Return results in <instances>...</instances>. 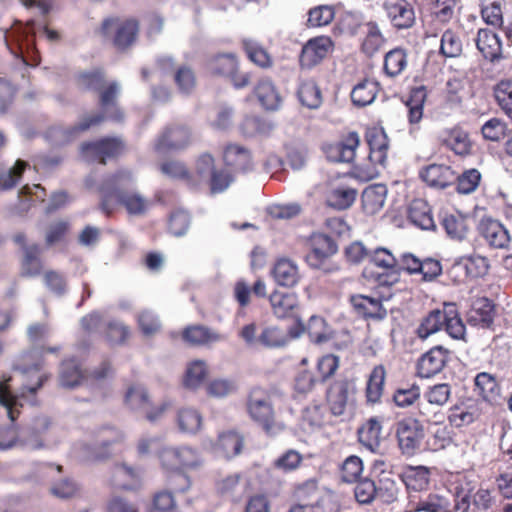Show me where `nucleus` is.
Segmentation results:
<instances>
[{"instance_id":"1","label":"nucleus","mask_w":512,"mask_h":512,"mask_svg":"<svg viewBox=\"0 0 512 512\" xmlns=\"http://www.w3.org/2000/svg\"><path fill=\"white\" fill-rule=\"evenodd\" d=\"M39 29H43L48 40L59 39L57 31L43 27L33 19L26 23L15 19L10 27L0 29L7 49L14 56L13 70L15 73H19L22 79L28 76L29 68L37 67L40 64V55L35 44L36 32Z\"/></svg>"},{"instance_id":"2","label":"nucleus","mask_w":512,"mask_h":512,"mask_svg":"<svg viewBox=\"0 0 512 512\" xmlns=\"http://www.w3.org/2000/svg\"><path fill=\"white\" fill-rule=\"evenodd\" d=\"M20 372L27 383L23 385L18 393H11L8 385L10 379L0 382V405L12 422L19 416L18 407L22 406V401L27 398V394H35L47 379L46 374L41 370L40 362L25 366Z\"/></svg>"},{"instance_id":"3","label":"nucleus","mask_w":512,"mask_h":512,"mask_svg":"<svg viewBox=\"0 0 512 512\" xmlns=\"http://www.w3.org/2000/svg\"><path fill=\"white\" fill-rule=\"evenodd\" d=\"M444 328L447 334L456 340L464 339L466 327L459 316L457 305L453 302L443 304V310H432L417 328L419 338L426 339Z\"/></svg>"},{"instance_id":"4","label":"nucleus","mask_w":512,"mask_h":512,"mask_svg":"<svg viewBox=\"0 0 512 512\" xmlns=\"http://www.w3.org/2000/svg\"><path fill=\"white\" fill-rule=\"evenodd\" d=\"M136 188L135 178L129 170L117 172L103 177L99 186L100 210L106 215H111L117 206V202Z\"/></svg>"},{"instance_id":"5","label":"nucleus","mask_w":512,"mask_h":512,"mask_svg":"<svg viewBox=\"0 0 512 512\" xmlns=\"http://www.w3.org/2000/svg\"><path fill=\"white\" fill-rule=\"evenodd\" d=\"M102 121H104V116L102 114H95L71 126H63L62 124L51 125L45 130L43 137L52 147H63L77 139L82 132L100 124Z\"/></svg>"},{"instance_id":"6","label":"nucleus","mask_w":512,"mask_h":512,"mask_svg":"<svg viewBox=\"0 0 512 512\" xmlns=\"http://www.w3.org/2000/svg\"><path fill=\"white\" fill-rule=\"evenodd\" d=\"M247 412L250 418L260 424L267 433H273L276 426L275 413L270 394L261 388H254L247 398Z\"/></svg>"},{"instance_id":"7","label":"nucleus","mask_w":512,"mask_h":512,"mask_svg":"<svg viewBox=\"0 0 512 512\" xmlns=\"http://www.w3.org/2000/svg\"><path fill=\"white\" fill-rule=\"evenodd\" d=\"M309 340L315 344H324L331 342L337 350L347 349L351 341L350 334L347 331L336 332L331 330L324 318L313 315L309 318L307 325L304 324V331Z\"/></svg>"},{"instance_id":"8","label":"nucleus","mask_w":512,"mask_h":512,"mask_svg":"<svg viewBox=\"0 0 512 512\" xmlns=\"http://www.w3.org/2000/svg\"><path fill=\"white\" fill-rule=\"evenodd\" d=\"M159 457L162 467L167 471L180 472L201 464L198 451L188 446L164 448Z\"/></svg>"},{"instance_id":"9","label":"nucleus","mask_w":512,"mask_h":512,"mask_svg":"<svg viewBox=\"0 0 512 512\" xmlns=\"http://www.w3.org/2000/svg\"><path fill=\"white\" fill-rule=\"evenodd\" d=\"M304 331V323L296 316L295 322L287 330L276 326L263 328L258 335L259 344L266 349H280L286 346L291 339L299 338Z\"/></svg>"},{"instance_id":"10","label":"nucleus","mask_w":512,"mask_h":512,"mask_svg":"<svg viewBox=\"0 0 512 512\" xmlns=\"http://www.w3.org/2000/svg\"><path fill=\"white\" fill-rule=\"evenodd\" d=\"M396 437L401 452L408 456L414 455L424 438L423 426L416 419H403L396 424Z\"/></svg>"},{"instance_id":"11","label":"nucleus","mask_w":512,"mask_h":512,"mask_svg":"<svg viewBox=\"0 0 512 512\" xmlns=\"http://www.w3.org/2000/svg\"><path fill=\"white\" fill-rule=\"evenodd\" d=\"M50 427L47 416L35 417L31 423L17 431L18 448L26 451L40 450L45 447V433Z\"/></svg>"},{"instance_id":"12","label":"nucleus","mask_w":512,"mask_h":512,"mask_svg":"<svg viewBox=\"0 0 512 512\" xmlns=\"http://www.w3.org/2000/svg\"><path fill=\"white\" fill-rule=\"evenodd\" d=\"M123 147L124 144L119 138L103 137L96 141L83 142L80 146V153L86 161L105 160V158L118 155Z\"/></svg>"},{"instance_id":"13","label":"nucleus","mask_w":512,"mask_h":512,"mask_svg":"<svg viewBox=\"0 0 512 512\" xmlns=\"http://www.w3.org/2000/svg\"><path fill=\"white\" fill-rule=\"evenodd\" d=\"M333 42L328 36H318L309 39L302 47L299 55L301 68L311 69L319 64L332 48Z\"/></svg>"},{"instance_id":"14","label":"nucleus","mask_w":512,"mask_h":512,"mask_svg":"<svg viewBox=\"0 0 512 512\" xmlns=\"http://www.w3.org/2000/svg\"><path fill=\"white\" fill-rule=\"evenodd\" d=\"M116 28L113 43L118 50H124L129 47L136 39L138 32V22L134 19H128L120 24L117 19L107 18L102 23V32L107 35L112 28Z\"/></svg>"},{"instance_id":"15","label":"nucleus","mask_w":512,"mask_h":512,"mask_svg":"<svg viewBox=\"0 0 512 512\" xmlns=\"http://www.w3.org/2000/svg\"><path fill=\"white\" fill-rule=\"evenodd\" d=\"M190 141V131L185 126L168 127L155 143V151L160 154L186 148Z\"/></svg>"},{"instance_id":"16","label":"nucleus","mask_w":512,"mask_h":512,"mask_svg":"<svg viewBox=\"0 0 512 512\" xmlns=\"http://www.w3.org/2000/svg\"><path fill=\"white\" fill-rule=\"evenodd\" d=\"M478 232L492 248H506L511 241L509 231L492 218H482L478 224Z\"/></svg>"},{"instance_id":"17","label":"nucleus","mask_w":512,"mask_h":512,"mask_svg":"<svg viewBox=\"0 0 512 512\" xmlns=\"http://www.w3.org/2000/svg\"><path fill=\"white\" fill-rule=\"evenodd\" d=\"M402 482L405 484L408 492V500L411 495L425 491L429 487L431 470L426 466H406L400 474Z\"/></svg>"},{"instance_id":"18","label":"nucleus","mask_w":512,"mask_h":512,"mask_svg":"<svg viewBox=\"0 0 512 512\" xmlns=\"http://www.w3.org/2000/svg\"><path fill=\"white\" fill-rule=\"evenodd\" d=\"M384 7L388 18L396 29H407L414 24L415 13L408 0H386Z\"/></svg>"},{"instance_id":"19","label":"nucleus","mask_w":512,"mask_h":512,"mask_svg":"<svg viewBox=\"0 0 512 512\" xmlns=\"http://www.w3.org/2000/svg\"><path fill=\"white\" fill-rule=\"evenodd\" d=\"M419 177L428 186L445 189L454 184L455 172L444 164H430L419 171Z\"/></svg>"},{"instance_id":"20","label":"nucleus","mask_w":512,"mask_h":512,"mask_svg":"<svg viewBox=\"0 0 512 512\" xmlns=\"http://www.w3.org/2000/svg\"><path fill=\"white\" fill-rule=\"evenodd\" d=\"M182 339L192 347H209L224 341L226 336L204 325H190L182 331Z\"/></svg>"},{"instance_id":"21","label":"nucleus","mask_w":512,"mask_h":512,"mask_svg":"<svg viewBox=\"0 0 512 512\" xmlns=\"http://www.w3.org/2000/svg\"><path fill=\"white\" fill-rule=\"evenodd\" d=\"M350 303L356 313L365 319L383 320L387 316V310L379 298L357 294L350 297Z\"/></svg>"},{"instance_id":"22","label":"nucleus","mask_w":512,"mask_h":512,"mask_svg":"<svg viewBox=\"0 0 512 512\" xmlns=\"http://www.w3.org/2000/svg\"><path fill=\"white\" fill-rule=\"evenodd\" d=\"M476 47L482 56L491 63H496L503 58L502 41L499 35L490 29L478 30Z\"/></svg>"},{"instance_id":"23","label":"nucleus","mask_w":512,"mask_h":512,"mask_svg":"<svg viewBox=\"0 0 512 512\" xmlns=\"http://www.w3.org/2000/svg\"><path fill=\"white\" fill-rule=\"evenodd\" d=\"M223 159L225 165L231 167L235 172L245 174L254 169L250 151L237 144H228L225 147Z\"/></svg>"},{"instance_id":"24","label":"nucleus","mask_w":512,"mask_h":512,"mask_svg":"<svg viewBox=\"0 0 512 512\" xmlns=\"http://www.w3.org/2000/svg\"><path fill=\"white\" fill-rule=\"evenodd\" d=\"M352 388L347 381H336L328 389L326 399L331 413L341 416L345 413Z\"/></svg>"},{"instance_id":"25","label":"nucleus","mask_w":512,"mask_h":512,"mask_svg":"<svg viewBox=\"0 0 512 512\" xmlns=\"http://www.w3.org/2000/svg\"><path fill=\"white\" fill-rule=\"evenodd\" d=\"M489 267V261L486 257L469 255L455 260L452 265V271H463L466 277L481 278L488 273Z\"/></svg>"},{"instance_id":"26","label":"nucleus","mask_w":512,"mask_h":512,"mask_svg":"<svg viewBox=\"0 0 512 512\" xmlns=\"http://www.w3.org/2000/svg\"><path fill=\"white\" fill-rule=\"evenodd\" d=\"M408 506L413 512H450L449 499L436 493L428 494L424 498L411 495Z\"/></svg>"},{"instance_id":"27","label":"nucleus","mask_w":512,"mask_h":512,"mask_svg":"<svg viewBox=\"0 0 512 512\" xmlns=\"http://www.w3.org/2000/svg\"><path fill=\"white\" fill-rule=\"evenodd\" d=\"M440 225L450 239L462 241L467 237L469 226L468 217L460 212L441 213Z\"/></svg>"},{"instance_id":"28","label":"nucleus","mask_w":512,"mask_h":512,"mask_svg":"<svg viewBox=\"0 0 512 512\" xmlns=\"http://www.w3.org/2000/svg\"><path fill=\"white\" fill-rule=\"evenodd\" d=\"M408 219L422 230L435 231L436 224L429 204L422 199H415L408 208Z\"/></svg>"},{"instance_id":"29","label":"nucleus","mask_w":512,"mask_h":512,"mask_svg":"<svg viewBox=\"0 0 512 512\" xmlns=\"http://www.w3.org/2000/svg\"><path fill=\"white\" fill-rule=\"evenodd\" d=\"M119 91L117 82H111L100 94V106L104 120L113 122H122L124 119L123 111L116 105L115 99Z\"/></svg>"},{"instance_id":"30","label":"nucleus","mask_w":512,"mask_h":512,"mask_svg":"<svg viewBox=\"0 0 512 512\" xmlns=\"http://www.w3.org/2000/svg\"><path fill=\"white\" fill-rule=\"evenodd\" d=\"M206 67L212 75L230 78L238 70V60L233 53H219L208 58Z\"/></svg>"},{"instance_id":"31","label":"nucleus","mask_w":512,"mask_h":512,"mask_svg":"<svg viewBox=\"0 0 512 512\" xmlns=\"http://www.w3.org/2000/svg\"><path fill=\"white\" fill-rule=\"evenodd\" d=\"M387 187L384 184L377 183L366 187L361 195L363 210L368 215H373L380 211L386 201Z\"/></svg>"},{"instance_id":"32","label":"nucleus","mask_w":512,"mask_h":512,"mask_svg":"<svg viewBox=\"0 0 512 512\" xmlns=\"http://www.w3.org/2000/svg\"><path fill=\"white\" fill-rule=\"evenodd\" d=\"M243 447V437L235 431H226L219 434L214 445L217 455L230 459L238 455Z\"/></svg>"},{"instance_id":"33","label":"nucleus","mask_w":512,"mask_h":512,"mask_svg":"<svg viewBox=\"0 0 512 512\" xmlns=\"http://www.w3.org/2000/svg\"><path fill=\"white\" fill-rule=\"evenodd\" d=\"M83 383H88L87 375H84L80 364L75 357H70L62 362L60 368V384L65 388H74Z\"/></svg>"},{"instance_id":"34","label":"nucleus","mask_w":512,"mask_h":512,"mask_svg":"<svg viewBox=\"0 0 512 512\" xmlns=\"http://www.w3.org/2000/svg\"><path fill=\"white\" fill-rule=\"evenodd\" d=\"M254 93L264 109L276 111L280 108L282 98L271 80H260L254 89Z\"/></svg>"},{"instance_id":"35","label":"nucleus","mask_w":512,"mask_h":512,"mask_svg":"<svg viewBox=\"0 0 512 512\" xmlns=\"http://www.w3.org/2000/svg\"><path fill=\"white\" fill-rule=\"evenodd\" d=\"M274 123L261 116H246L240 124V132L246 138L269 136L274 130Z\"/></svg>"},{"instance_id":"36","label":"nucleus","mask_w":512,"mask_h":512,"mask_svg":"<svg viewBox=\"0 0 512 512\" xmlns=\"http://www.w3.org/2000/svg\"><path fill=\"white\" fill-rule=\"evenodd\" d=\"M276 283L283 287H293L298 283V267L290 259H279L272 270Z\"/></svg>"},{"instance_id":"37","label":"nucleus","mask_w":512,"mask_h":512,"mask_svg":"<svg viewBox=\"0 0 512 512\" xmlns=\"http://www.w3.org/2000/svg\"><path fill=\"white\" fill-rule=\"evenodd\" d=\"M176 421L182 433L196 434L202 427L203 417L197 409L183 407L178 410Z\"/></svg>"},{"instance_id":"38","label":"nucleus","mask_w":512,"mask_h":512,"mask_svg":"<svg viewBox=\"0 0 512 512\" xmlns=\"http://www.w3.org/2000/svg\"><path fill=\"white\" fill-rule=\"evenodd\" d=\"M382 426L377 417L370 418L358 431L359 441L374 452L380 446Z\"/></svg>"},{"instance_id":"39","label":"nucleus","mask_w":512,"mask_h":512,"mask_svg":"<svg viewBox=\"0 0 512 512\" xmlns=\"http://www.w3.org/2000/svg\"><path fill=\"white\" fill-rule=\"evenodd\" d=\"M360 139L356 132H350L344 141L339 142L332 149L335 155H329L334 162L350 163L355 158V150L359 146Z\"/></svg>"},{"instance_id":"40","label":"nucleus","mask_w":512,"mask_h":512,"mask_svg":"<svg viewBox=\"0 0 512 512\" xmlns=\"http://www.w3.org/2000/svg\"><path fill=\"white\" fill-rule=\"evenodd\" d=\"M42 249L39 244L33 243L26 248L21 261V275L25 277H36L41 274L43 265L40 259Z\"/></svg>"},{"instance_id":"41","label":"nucleus","mask_w":512,"mask_h":512,"mask_svg":"<svg viewBox=\"0 0 512 512\" xmlns=\"http://www.w3.org/2000/svg\"><path fill=\"white\" fill-rule=\"evenodd\" d=\"M130 328L119 319H109L105 322L104 338L112 346H122L130 337Z\"/></svg>"},{"instance_id":"42","label":"nucleus","mask_w":512,"mask_h":512,"mask_svg":"<svg viewBox=\"0 0 512 512\" xmlns=\"http://www.w3.org/2000/svg\"><path fill=\"white\" fill-rule=\"evenodd\" d=\"M388 150H370L368 164L356 166L357 177L363 180H371L379 175L377 165L384 167L387 160Z\"/></svg>"},{"instance_id":"43","label":"nucleus","mask_w":512,"mask_h":512,"mask_svg":"<svg viewBox=\"0 0 512 512\" xmlns=\"http://www.w3.org/2000/svg\"><path fill=\"white\" fill-rule=\"evenodd\" d=\"M299 102L309 109H318L322 104L321 90L313 80L300 83L297 90Z\"/></svg>"},{"instance_id":"44","label":"nucleus","mask_w":512,"mask_h":512,"mask_svg":"<svg viewBox=\"0 0 512 512\" xmlns=\"http://www.w3.org/2000/svg\"><path fill=\"white\" fill-rule=\"evenodd\" d=\"M274 314L278 318H285L298 303L297 295L293 292L274 291L269 296Z\"/></svg>"},{"instance_id":"45","label":"nucleus","mask_w":512,"mask_h":512,"mask_svg":"<svg viewBox=\"0 0 512 512\" xmlns=\"http://www.w3.org/2000/svg\"><path fill=\"white\" fill-rule=\"evenodd\" d=\"M475 390L489 403H496L500 396L499 386L494 377L486 372L479 373L475 377Z\"/></svg>"},{"instance_id":"46","label":"nucleus","mask_w":512,"mask_h":512,"mask_svg":"<svg viewBox=\"0 0 512 512\" xmlns=\"http://www.w3.org/2000/svg\"><path fill=\"white\" fill-rule=\"evenodd\" d=\"M427 93L424 86L415 87L411 90L406 102L408 108V120L410 124H417L423 117V108Z\"/></svg>"},{"instance_id":"47","label":"nucleus","mask_w":512,"mask_h":512,"mask_svg":"<svg viewBox=\"0 0 512 512\" xmlns=\"http://www.w3.org/2000/svg\"><path fill=\"white\" fill-rule=\"evenodd\" d=\"M380 273L373 269L371 266H365L362 271V277L368 281H375L379 286L391 287L400 281V268L398 263L393 265V269H384Z\"/></svg>"},{"instance_id":"48","label":"nucleus","mask_w":512,"mask_h":512,"mask_svg":"<svg viewBox=\"0 0 512 512\" xmlns=\"http://www.w3.org/2000/svg\"><path fill=\"white\" fill-rule=\"evenodd\" d=\"M472 313H474V315H470L469 321L478 318L481 326L488 328L494 321L495 304L487 297L478 298L473 302Z\"/></svg>"},{"instance_id":"49","label":"nucleus","mask_w":512,"mask_h":512,"mask_svg":"<svg viewBox=\"0 0 512 512\" xmlns=\"http://www.w3.org/2000/svg\"><path fill=\"white\" fill-rule=\"evenodd\" d=\"M357 190L351 187H337L333 189L327 198V205L336 210L350 208L356 200Z\"/></svg>"},{"instance_id":"50","label":"nucleus","mask_w":512,"mask_h":512,"mask_svg":"<svg viewBox=\"0 0 512 512\" xmlns=\"http://www.w3.org/2000/svg\"><path fill=\"white\" fill-rule=\"evenodd\" d=\"M444 365V354H422L417 362V374L421 378H430L439 373Z\"/></svg>"},{"instance_id":"51","label":"nucleus","mask_w":512,"mask_h":512,"mask_svg":"<svg viewBox=\"0 0 512 512\" xmlns=\"http://www.w3.org/2000/svg\"><path fill=\"white\" fill-rule=\"evenodd\" d=\"M376 92L375 82L363 80L352 89L351 101L357 107H365L375 100Z\"/></svg>"},{"instance_id":"52","label":"nucleus","mask_w":512,"mask_h":512,"mask_svg":"<svg viewBox=\"0 0 512 512\" xmlns=\"http://www.w3.org/2000/svg\"><path fill=\"white\" fill-rule=\"evenodd\" d=\"M407 65V55L402 48H394L386 53L383 69L389 77L398 76Z\"/></svg>"},{"instance_id":"53","label":"nucleus","mask_w":512,"mask_h":512,"mask_svg":"<svg viewBox=\"0 0 512 512\" xmlns=\"http://www.w3.org/2000/svg\"><path fill=\"white\" fill-rule=\"evenodd\" d=\"M207 376L206 364L201 360H195L188 364L184 378L183 385L191 390L197 389Z\"/></svg>"},{"instance_id":"54","label":"nucleus","mask_w":512,"mask_h":512,"mask_svg":"<svg viewBox=\"0 0 512 512\" xmlns=\"http://www.w3.org/2000/svg\"><path fill=\"white\" fill-rule=\"evenodd\" d=\"M113 485L120 489H133L139 483V474L126 465H117L112 476Z\"/></svg>"},{"instance_id":"55","label":"nucleus","mask_w":512,"mask_h":512,"mask_svg":"<svg viewBox=\"0 0 512 512\" xmlns=\"http://www.w3.org/2000/svg\"><path fill=\"white\" fill-rule=\"evenodd\" d=\"M124 439V434L116 429H105L101 432L99 440L95 443L94 447H88L84 457L88 459H98L104 456V453L98 451L97 446L108 447L112 443L120 442Z\"/></svg>"},{"instance_id":"56","label":"nucleus","mask_w":512,"mask_h":512,"mask_svg":"<svg viewBox=\"0 0 512 512\" xmlns=\"http://www.w3.org/2000/svg\"><path fill=\"white\" fill-rule=\"evenodd\" d=\"M27 166L22 160H17L10 168L0 167V190H9L16 186Z\"/></svg>"},{"instance_id":"57","label":"nucleus","mask_w":512,"mask_h":512,"mask_svg":"<svg viewBox=\"0 0 512 512\" xmlns=\"http://www.w3.org/2000/svg\"><path fill=\"white\" fill-rule=\"evenodd\" d=\"M385 379V370L383 366H376L369 377L366 387V397L371 403H376L383 391V384Z\"/></svg>"},{"instance_id":"58","label":"nucleus","mask_w":512,"mask_h":512,"mask_svg":"<svg viewBox=\"0 0 512 512\" xmlns=\"http://www.w3.org/2000/svg\"><path fill=\"white\" fill-rule=\"evenodd\" d=\"M479 417L476 408L454 406L449 410V423L457 428L467 426L473 423Z\"/></svg>"},{"instance_id":"59","label":"nucleus","mask_w":512,"mask_h":512,"mask_svg":"<svg viewBox=\"0 0 512 512\" xmlns=\"http://www.w3.org/2000/svg\"><path fill=\"white\" fill-rule=\"evenodd\" d=\"M481 180V173L475 169L464 171L461 175L456 176L454 184L459 194H470L474 192Z\"/></svg>"},{"instance_id":"60","label":"nucleus","mask_w":512,"mask_h":512,"mask_svg":"<svg viewBox=\"0 0 512 512\" xmlns=\"http://www.w3.org/2000/svg\"><path fill=\"white\" fill-rule=\"evenodd\" d=\"M125 403L135 411H146L149 406V396L145 387L133 385L125 394Z\"/></svg>"},{"instance_id":"61","label":"nucleus","mask_w":512,"mask_h":512,"mask_svg":"<svg viewBox=\"0 0 512 512\" xmlns=\"http://www.w3.org/2000/svg\"><path fill=\"white\" fill-rule=\"evenodd\" d=\"M444 144L457 155L463 156L470 152L468 134L460 129L451 130L449 136L444 140Z\"/></svg>"},{"instance_id":"62","label":"nucleus","mask_w":512,"mask_h":512,"mask_svg":"<svg viewBox=\"0 0 512 512\" xmlns=\"http://www.w3.org/2000/svg\"><path fill=\"white\" fill-rule=\"evenodd\" d=\"M452 389L447 383L433 385L424 393L428 404L436 407H443L451 397Z\"/></svg>"},{"instance_id":"63","label":"nucleus","mask_w":512,"mask_h":512,"mask_svg":"<svg viewBox=\"0 0 512 512\" xmlns=\"http://www.w3.org/2000/svg\"><path fill=\"white\" fill-rule=\"evenodd\" d=\"M338 505L331 496L321 497L314 504H296L289 512H337Z\"/></svg>"},{"instance_id":"64","label":"nucleus","mask_w":512,"mask_h":512,"mask_svg":"<svg viewBox=\"0 0 512 512\" xmlns=\"http://www.w3.org/2000/svg\"><path fill=\"white\" fill-rule=\"evenodd\" d=\"M494 96L498 105L508 115L512 114V81L502 80L494 87Z\"/></svg>"}]
</instances>
